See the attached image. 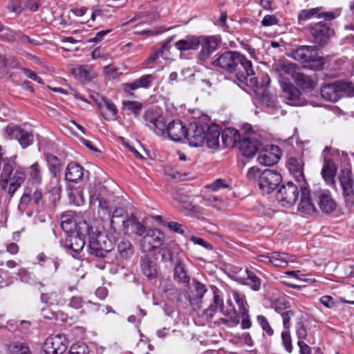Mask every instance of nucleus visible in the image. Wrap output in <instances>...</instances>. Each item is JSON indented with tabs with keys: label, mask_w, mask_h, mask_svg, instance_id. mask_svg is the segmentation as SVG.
Wrapping results in <instances>:
<instances>
[{
	"label": "nucleus",
	"mask_w": 354,
	"mask_h": 354,
	"mask_svg": "<svg viewBox=\"0 0 354 354\" xmlns=\"http://www.w3.org/2000/svg\"><path fill=\"white\" fill-rule=\"evenodd\" d=\"M37 263L41 266H44L46 263L48 265L52 264L53 267L49 268V272L50 273H55L58 268L59 265L58 259L57 258H50L46 257V255L41 252L39 253L37 257Z\"/></svg>",
	"instance_id": "49530a36"
},
{
	"label": "nucleus",
	"mask_w": 354,
	"mask_h": 354,
	"mask_svg": "<svg viewBox=\"0 0 354 354\" xmlns=\"http://www.w3.org/2000/svg\"><path fill=\"white\" fill-rule=\"evenodd\" d=\"M281 308L277 306L276 310L279 313L283 319V326L286 329H288L290 327V319L292 317L295 316L296 312L292 310H288L283 312H281Z\"/></svg>",
	"instance_id": "5fc2aeb1"
},
{
	"label": "nucleus",
	"mask_w": 354,
	"mask_h": 354,
	"mask_svg": "<svg viewBox=\"0 0 354 354\" xmlns=\"http://www.w3.org/2000/svg\"><path fill=\"white\" fill-rule=\"evenodd\" d=\"M203 201L206 204L209 205L218 209H221L224 206L223 201L217 196L214 195H207L204 196Z\"/></svg>",
	"instance_id": "680f3d73"
},
{
	"label": "nucleus",
	"mask_w": 354,
	"mask_h": 354,
	"mask_svg": "<svg viewBox=\"0 0 354 354\" xmlns=\"http://www.w3.org/2000/svg\"><path fill=\"white\" fill-rule=\"evenodd\" d=\"M46 159L49 165L50 171L53 174V176H58L62 169L60 160L51 153H47Z\"/></svg>",
	"instance_id": "a18cd8bd"
},
{
	"label": "nucleus",
	"mask_w": 354,
	"mask_h": 354,
	"mask_svg": "<svg viewBox=\"0 0 354 354\" xmlns=\"http://www.w3.org/2000/svg\"><path fill=\"white\" fill-rule=\"evenodd\" d=\"M165 241L164 234L158 229H149L140 241V249L144 252L155 250Z\"/></svg>",
	"instance_id": "6e6552de"
},
{
	"label": "nucleus",
	"mask_w": 354,
	"mask_h": 354,
	"mask_svg": "<svg viewBox=\"0 0 354 354\" xmlns=\"http://www.w3.org/2000/svg\"><path fill=\"white\" fill-rule=\"evenodd\" d=\"M239 59L237 61V70L236 71L237 79L241 82L249 84L250 86H257L258 81L257 77H254L252 62L241 53L239 55Z\"/></svg>",
	"instance_id": "20e7f679"
},
{
	"label": "nucleus",
	"mask_w": 354,
	"mask_h": 354,
	"mask_svg": "<svg viewBox=\"0 0 354 354\" xmlns=\"http://www.w3.org/2000/svg\"><path fill=\"white\" fill-rule=\"evenodd\" d=\"M130 227L132 229V232L140 236H143L147 232L145 226L133 216H130V221L128 224V228Z\"/></svg>",
	"instance_id": "603ef678"
},
{
	"label": "nucleus",
	"mask_w": 354,
	"mask_h": 354,
	"mask_svg": "<svg viewBox=\"0 0 354 354\" xmlns=\"http://www.w3.org/2000/svg\"><path fill=\"white\" fill-rule=\"evenodd\" d=\"M339 180L342 189V194L346 205L351 207L354 205V180L350 169H345L341 171Z\"/></svg>",
	"instance_id": "9b49d317"
},
{
	"label": "nucleus",
	"mask_w": 354,
	"mask_h": 354,
	"mask_svg": "<svg viewBox=\"0 0 354 354\" xmlns=\"http://www.w3.org/2000/svg\"><path fill=\"white\" fill-rule=\"evenodd\" d=\"M202 46L198 57L201 61L207 60L210 55L216 49L217 41L213 37H201Z\"/></svg>",
	"instance_id": "cd10ccee"
},
{
	"label": "nucleus",
	"mask_w": 354,
	"mask_h": 354,
	"mask_svg": "<svg viewBox=\"0 0 354 354\" xmlns=\"http://www.w3.org/2000/svg\"><path fill=\"white\" fill-rule=\"evenodd\" d=\"M48 189L53 194L59 196L62 192V186L61 184V180L57 176H53L51 178Z\"/></svg>",
	"instance_id": "4d7b16f0"
},
{
	"label": "nucleus",
	"mask_w": 354,
	"mask_h": 354,
	"mask_svg": "<svg viewBox=\"0 0 354 354\" xmlns=\"http://www.w3.org/2000/svg\"><path fill=\"white\" fill-rule=\"evenodd\" d=\"M238 283L248 286L252 290L257 292L261 289V280L252 271L248 269L247 273L243 277H238Z\"/></svg>",
	"instance_id": "c85d7f7f"
},
{
	"label": "nucleus",
	"mask_w": 354,
	"mask_h": 354,
	"mask_svg": "<svg viewBox=\"0 0 354 354\" xmlns=\"http://www.w3.org/2000/svg\"><path fill=\"white\" fill-rule=\"evenodd\" d=\"M68 347V342L63 335H51L44 343V351L46 354H62Z\"/></svg>",
	"instance_id": "ddd939ff"
},
{
	"label": "nucleus",
	"mask_w": 354,
	"mask_h": 354,
	"mask_svg": "<svg viewBox=\"0 0 354 354\" xmlns=\"http://www.w3.org/2000/svg\"><path fill=\"white\" fill-rule=\"evenodd\" d=\"M4 153L0 146V188L7 191L12 197L21 186L26 179V173L23 168L15 169L16 162L12 158H3Z\"/></svg>",
	"instance_id": "f257e3e1"
},
{
	"label": "nucleus",
	"mask_w": 354,
	"mask_h": 354,
	"mask_svg": "<svg viewBox=\"0 0 354 354\" xmlns=\"http://www.w3.org/2000/svg\"><path fill=\"white\" fill-rule=\"evenodd\" d=\"M310 32L313 41L319 46L328 44L330 38L334 34V31L330 28L329 24L322 21L312 24L310 27Z\"/></svg>",
	"instance_id": "1a4fd4ad"
},
{
	"label": "nucleus",
	"mask_w": 354,
	"mask_h": 354,
	"mask_svg": "<svg viewBox=\"0 0 354 354\" xmlns=\"http://www.w3.org/2000/svg\"><path fill=\"white\" fill-rule=\"evenodd\" d=\"M281 97L288 104L292 106H301L300 91L292 84L283 83Z\"/></svg>",
	"instance_id": "5701e85b"
},
{
	"label": "nucleus",
	"mask_w": 354,
	"mask_h": 354,
	"mask_svg": "<svg viewBox=\"0 0 354 354\" xmlns=\"http://www.w3.org/2000/svg\"><path fill=\"white\" fill-rule=\"evenodd\" d=\"M299 194L298 187L292 182H288L279 188L276 198L281 206L289 207L295 204Z\"/></svg>",
	"instance_id": "0eeeda50"
},
{
	"label": "nucleus",
	"mask_w": 354,
	"mask_h": 354,
	"mask_svg": "<svg viewBox=\"0 0 354 354\" xmlns=\"http://www.w3.org/2000/svg\"><path fill=\"white\" fill-rule=\"evenodd\" d=\"M296 335L298 339L297 342L304 343L305 340L310 343L308 338V332L302 322L299 321L295 325Z\"/></svg>",
	"instance_id": "864d4df0"
},
{
	"label": "nucleus",
	"mask_w": 354,
	"mask_h": 354,
	"mask_svg": "<svg viewBox=\"0 0 354 354\" xmlns=\"http://www.w3.org/2000/svg\"><path fill=\"white\" fill-rule=\"evenodd\" d=\"M220 131L217 126L209 127L205 133V141L209 148H217L219 146Z\"/></svg>",
	"instance_id": "58836bf2"
},
{
	"label": "nucleus",
	"mask_w": 354,
	"mask_h": 354,
	"mask_svg": "<svg viewBox=\"0 0 354 354\" xmlns=\"http://www.w3.org/2000/svg\"><path fill=\"white\" fill-rule=\"evenodd\" d=\"M320 8H315L309 10H302L298 15V23L302 25L304 21L310 19L313 17H324L326 19L331 20L335 19V16L333 12H328L320 13Z\"/></svg>",
	"instance_id": "b1692460"
},
{
	"label": "nucleus",
	"mask_w": 354,
	"mask_h": 354,
	"mask_svg": "<svg viewBox=\"0 0 354 354\" xmlns=\"http://www.w3.org/2000/svg\"><path fill=\"white\" fill-rule=\"evenodd\" d=\"M295 83L303 88H309L314 86V82L311 79L304 73L297 71L292 79Z\"/></svg>",
	"instance_id": "09e8293b"
},
{
	"label": "nucleus",
	"mask_w": 354,
	"mask_h": 354,
	"mask_svg": "<svg viewBox=\"0 0 354 354\" xmlns=\"http://www.w3.org/2000/svg\"><path fill=\"white\" fill-rule=\"evenodd\" d=\"M273 70L281 78L290 80L293 79L299 68L292 63L280 62L273 66Z\"/></svg>",
	"instance_id": "bb28decb"
},
{
	"label": "nucleus",
	"mask_w": 354,
	"mask_h": 354,
	"mask_svg": "<svg viewBox=\"0 0 354 354\" xmlns=\"http://www.w3.org/2000/svg\"><path fill=\"white\" fill-rule=\"evenodd\" d=\"M239 52L231 50L217 53L214 56L212 65L215 67L220 68L227 73H235L237 70V61L239 60Z\"/></svg>",
	"instance_id": "423d86ee"
},
{
	"label": "nucleus",
	"mask_w": 354,
	"mask_h": 354,
	"mask_svg": "<svg viewBox=\"0 0 354 354\" xmlns=\"http://www.w3.org/2000/svg\"><path fill=\"white\" fill-rule=\"evenodd\" d=\"M299 186L301 189V200L298 205V211L306 215H313L317 212V209L312 202L310 190L306 185L300 184Z\"/></svg>",
	"instance_id": "a211bd4d"
},
{
	"label": "nucleus",
	"mask_w": 354,
	"mask_h": 354,
	"mask_svg": "<svg viewBox=\"0 0 354 354\" xmlns=\"http://www.w3.org/2000/svg\"><path fill=\"white\" fill-rule=\"evenodd\" d=\"M162 261L164 262H173L174 261V254H176V258L177 257H181V254H184L182 251H180L176 247H169L168 245H165L160 248L159 251Z\"/></svg>",
	"instance_id": "79ce46f5"
},
{
	"label": "nucleus",
	"mask_w": 354,
	"mask_h": 354,
	"mask_svg": "<svg viewBox=\"0 0 354 354\" xmlns=\"http://www.w3.org/2000/svg\"><path fill=\"white\" fill-rule=\"evenodd\" d=\"M292 57L296 61L304 64V67L313 70H320L323 68L324 62L317 55L313 48L308 46H301L292 53Z\"/></svg>",
	"instance_id": "f03ea898"
},
{
	"label": "nucleus",
	"mask_w": 354,
	"mask_h": 354,
	"mask_svg": "<svg viewBox=\"0 0 354 354\" xmlns=\"http://www.w3.org/2000/svg\"><path fill=\"white\" fill-rule=\"evenodd\" d=\"M130 217L129 216L111 217L110 221L111 230L117 234H120L122 232L126 233Z\"/></svg>",
	"instance_id": "c9c22d12"
},
{
	"label": "nucleus",
	"mask_w": 354,
	"mask_h": 354,
	"mask_svg": "<svg viewBox=\"0 0 354 354\" xmlns=\"http://www.w3.org/2000/svg\"><path fill=\"white\" fill-rule=\"evenodd\" d=\"M187 129L180 120H173L167 126V134L169 138L174 142H180L186 138Z\"/></svg>",
	"instance_id": "6ab92c4d"
},
{
	"label": "nucleus",
	"mask_w": 354,
	"mask_h": 354,
	"mask_svg": "<svg viewBox=\"0 0 354 354\" xmlns=\"http://www.w3.org/2000/svg\"><path fill=\"white\" fill-rule=\"evenodd\" d=\"M222 139L226 147H232L236 143L240 144L241 135L234 129H227L222 134Z\"/></svg>",
	"instance_id": "ea45409f"
},
{
	"label": "nucleus",
	"mask_w": 354,
	"mask_h": 354,
	"mask_svg": "<svg viewBox=\"0 0 354 354\" xmlns=\"http://www.w3.org/2000/svg\"><path fill=\"white\" fill-rule=\"evenodd\" d=\"M248 268L243 269V268L239 266H232L230 268V277L234 281L238 283V277H245V274L247 273V270Z\"/></svg>",
	"instance_id": "338daca9"
},
{
	"label": "nucleus",
	"mask_w": 354,
	"mask_h": 354,
	"mask_svg": "<svg viewBox=\"0 0 354 354\" xmlns=\"http://www.w3.org/2000/svg\"><path fill=\"white\" fill-rule=\"evenodd\" d=\"M146 125L153 130L156 134L159 136H166L167 126L161 117L156 118L153 115L151 111H148L144 115Z\"/></svg>",
	"instance_id": "aec40b11"
},
{
	"label": "nucleus",
	"mask_w": 354,
	"mask_h": 354,
	"mask_svg": "<svg viewBox=\"0 0 354 354\" xmlns=\"http://www.w3.org/2000/svg\"><path fill=\"white\" fill-rule=\"evenodd\" d=\"M28 174L30 179L35 184H41L42 182L41 169L38 162H35L28 168Z\"/></svg>",
	"instance_id": "8fccbe9b"
},
{
	"label": "nucleus",
	"mask_w": 354,
	"mask_h": 354,
	"mask_svg": "<svg viewBox=\"0 0 354 354\" xmlns=\"http://www.w3.org/2000/svg\"><path fill=\"white\" fill-rule=\"evenodd\" d=\"M118 252L120 257L125 259H129L134 253V248L129 241L122 240L117 247Z\"/></svg>",
	"instance_id": "c03bdc74"
},
{
	"label": "nucleus",
	"mask_w": 354,
	"mask_h": 354,
	"mask_svg": "<svg viewBox=\"0 0 354 354\" xmlns=\"http://www.w3.org/2000/svg\"><path fill=\"white\" fill-rule=\"evenodd\" d=\"M10 353L11 354H32L29 346L24 342H15Z\"/></svg>",
	"instance_id": "13d9d810"
},
{
	"label": "nucleus",
	"mask_w": 354,
	"mask_h": 354,
	"mask_svg": "<svg viewBox=\"0 0 354 354\" xmlns=\"http://www.w3.org/2000/svg\"><path fill=\"white\" fill-rule=\"evenodd\" d=\"M281 336L282 344H283L285 349L289 353H292L293 347H292V338H291L290 332L288 330L283 331L281 333Z\"/></svg>",
	"instance_id": "0e129e2a"
},
{
	"label": "nucleus",
	"mask_w": 354,
	"mask_h": 354,
	"mask_svg": "<svg viewBox=\"0 0 354 354\" xmlns=\"http://www.w3.org/2000/svg\"><path fill=\"white\" fill-rule=\"evenodd\" d=\"M84 176V168L80 165L71 162L66 169L65 178L66 180L77 183L82 180Z\"/></svg>",
	"instance_id": "2f4dec72"
},
{
	"label": "nucleus",
	"mask_w": 354,
	"mask_h": 354,
	"mask_svg": "<svg viewBox=\"0 0 354 354\" xmlns=\"http://www.w3.org/2000/svg\"><path fill=\"white\" fill-rule=\"evenodd\" d=\"M225 317H221L220 322L228 326L233 327L239 323V317L234 307L223 312Z\"/></svg>",
	"instance_id": "37998d69"
},
{
	"label": "nucleus",
	"mask_w": 354,
	"mask_h": 354,
	"mask_svg": "<svg viewBox=\"0 0 354 354\" xmlns=\"http://www.w3.org/2000/svg\"><path fill=\"white\" fill-rule=\"evenodd\" d=\"M165 45H163L158 51L151 54L142 64L143 67L151 68L153 66V64L158 59L159 55L163 53Z\"/></svg>",
	"instance_id": "e2e57ef3"
},
{
	"label": "nucleus",
	"mask_w": 354,
	"mask_h": 354,
	"mask_svg": "<svg viewBox=\"0 0 354 354\" xmlns=\"http://www.w3.org/2000/svg\"><path fill=\"white\" fill-rule=\"evenodd\" d=\"M261 257L262 261L272 263L277 267L285 268L288 266V254L286 253L274 252Z\"/></svg>",
	"instance_id": "72a5a7b5"
},
{
	"label": "nucleus",
	"mask_w": 354,
	"mask_h": 354,
	"mask_svg": "<svg viewBox=\"0 0 354 354\" xmlns=\"http://www.w3.org/2000/svg\"><path fill=\"white\" fill-rule=\"evenodd\" d=\"M257 321L262 330L269 336H272L274 330L271 327L268 319L263 315H259L257 317Z\"/></svg>",
	"instance_id": "052dcab7"
},
{
	"label": "nucleus",
	"mask_w": 354,
	"mask_h": 354,
	"mask_svg": "<svg viewBox=\"0 0 354 354\" xmlns=\"http://www.w3.org/2000/svg\"><path fill=\"white\" fill-rule=\"evenodd\" d=\"M88 347L84 344H75L71 346L68 354H88Z\"/></svg>",
	"instance_id": "774afa93"
},
{
	"label": "nucleus",
	"mask_w": 354,
	"mask_h": 354,
	"mask_svg": "<svg viewBox=\"0 0 354 354\" xmlns=\"http://www.w3.org/2000/svg\"><path fill=\"white\" fill-rule=\"evenodd\" d=\"M90 204L91 205H97V214L102 220L109 218L111 212L108 206V203L104 197L101 196L100 194L92 193L90 194Z\"/></svg>",
	"instance_id": "a878e982"
},
{
	"label": "nucleus",
	"mask_w": 354,
	"mask_h": 354,
	"mask_svg": "<svg viewBox=\"0 0 354 354\" xmlns=\"http://www.w3.org/2000/svg\"><path fill=\"white\" fill-rule=\"evenodd\" d=\"M208 129L207 124H196L194 127L187 131L186 136L190 146L198 147L203 145L205 141V133Z\"/></svg>",
	"instance_id": "dca6fc26"
},
{
	"label": "nucleus",
	"mask_w": 354,
	"mask_h": 354,
	"mask_svg": "<svg viewBox=\"0 0 354 354\" xmlns=\"http://www.w3.org/2000/svg\"><path fill=\"white\" fill-rule=\"evenodd\" d=\"M232 297L239 307V312L248 310L246 306L248 305L245 296L239 293L236 290H232Z\"/></svg>",
	"instance_id": "6e6d98bb"
},
{
	"label": "nucleus",
	"mask_w": 354,
	"mask_h": 354,
	"mask_svg": "<svg viewBox=\"0 0 354 354\" xmlns=\"http://www.w3.org/2000/svg\"><path fill=\"white\" fill-rule=\"evenodd\" d=\"M321 94L325 100L336 102L343 96L354 95V87L351 83L337 82L324 86Z\"/></svg>",
	"instance_id": "7ed1b4c3"
},
{
	"label": "nucleus",
	"mask_w": 354,
	"mask_h": 354,
	"mask_svg": "<svg viewBox=\"0 0 354 354\" xmlns=\"http://www.w3.org/2000/svg\"><path fill=\"white\" fill-rule=\"evenodd\" d=\"M5 138L19 142L22 148L25 149L33 142L32 132L23 129L18 125H8L4 129Z\"/></svg>",
	"instance_id": "9d476101"
},
{
	"label": "nucleus",
	"mask_w": 354,
	"mask_h": 354,
	"mask_svg": "<svg viewBox=\"0 0 354 354\" xmlns=\"http://www.w3.org/2000/svg\"><path fill=\"white\" fill-rule=\"evenodd\" d=\"M140 268L142 274L149 279H153L157 277V265L149 257L145 256L141 258Z\"/></svg>",
	"instance_id": "473e14b6"
},
{
	"label": "nucleus",
	"mask_w": 354,
	"mask_h": 354,
	"mask_svg": "<svg viewBox=\"0 0 354 354\" xmlns=\"http://www.w3.org/2000/svg\"><path fill=\"white\" fill-rule=\"evenodd\" d=\"M162 290L165 297L173 301L181 302L183 297L185 296L184 292L181 289L176 288L171 283H166Z\"/></svg>",
	"instance_id": "e433bc0d"
},
{
	"label": "nucleus",
	"mask_w": 354,
	"mask_h": 354,
	"mask_svg": "<svg viewBox=\"0 0 354 354\" xmlns=\"http://www.w3.org/2000/svg\"><path fill=\"white\" fill-rule=\"evenodd\" d=\"M174 279L187 286L189 283L190 278L183 263V258L177 257L174 268Z\"/></svg>",
	"instance_id": "f704fd0d"
},
{
	"label": "nucleus",
	"mask_w": 354,
	"mask_h": 354,
	"mask_svg": "<svg viewBox=\"0 0 354 354\" xmlns=\"http://www.w3.org/2000/svg\"><path fill=\"white\" fill-rule=\"evenodd\" d=\"M156 80L154 74H148L142 75L138 79L131 83H126L122 85L123 91L128 94L129 96H133V91L138 88H149L151 87L152 82Z\"/></svg>",
	"instance_id": "f3484780"
},
{
	"label": "nucleus",
	"mask_w": 354,
	"mask_h": 354,
	"mask_svg": "<svg viewBox=\"0 0 354 354\" xmlns=\"http://www.w3.org/2000/svg\"><path fill=\"white\" fill-rule=\"evenodd\" d=\"M337 172L335 164L330 159L325 158L322 169V175L325 180L333 182Z\"/></svg>",
	"instance_id": "a19ab883"
},
{
	"label": "nucleus",
	"mask_w": 354,
	"mask_h": 354,
	"mask_svg": "<svg viewBox=\"0 0 354 354\" xmlns=\"http://www.w3.org/2000/svg\"><path fill=\"white\" fill-rule=\"evenodd\" d=\"M315 195L318 200L319 208L323 212L329 214L335 210L337 204L328 190L317 191Z\"/></svg>",
	"instance_id": "4be33fe9"
},
{
	"label": "nucleus",
	"mask_w": 354,
	"mask_h": 354,
	"mask_svg": "<svg viewBox=\"0 0 354 354\" xmlns=\"http://www.w3.org/2000/svg\"><path fill=\"white\" fill-rule=\"evenodd\" d=\"M76 223L73 212H66L61 216V227L68 235L74 232Z\"/></svg>",
	"instance_id": "4c0bfd02"
},
{
	"label": "nucleus",
	"mask_w": 354,
	"mask_h": 354,
	"mask_svg": "<svg viewBox=\"0 0 354 354\" xmlns=\"http://www.w3.org/2000/svg\"><path fill=\"white\" fill-rule=\"evenodd\" d=\"M212 295V301L209 307L203 312L204 315L207 319L213 317L217 312H223L224 308L223 294L216 286L211 285L209 286Z\"/></svg>",
	"instance_id": "2eb2a0df"
},
{
	"label": "nucleus",
	"mask_w": 354,
	"mask_h": 354,
	"mask_svg": "<svg viewBox=\"0 0 354 354\" xmlns=\"http://www.w3.org/2000/svg\"><path fill=\"white\" fill-rule=\"evenodd\" d=\"M304 163L301 158L290 156L287 160V167L289 171L295 176L299 185H306L304 175Z\"/></svg>",
	"instance_id": "412c9836"
},
{
	"label": "nucleus",
	"mask_w": 354,
	"mask_h": 354,
	"mask_svg": "<svg viewBox=\"0 0 354 354\" xmlns=\"http://www.w3.org/2000/svg\"><path fill=\"white\" fill-rule=\"evenodd\" d=\"M85 243V239L83 236H80L78 234L72 232L67 235L64 242V247L71 252L78 254L84 248Z\"/></svg>",
	"instance_id": "393cba45"
},
{
	"label": "nucleus",
	"mask_w": 354,
	"mask_h": 354,
	"mask_svg": "<svg viewBox=\"0 0 354 354\" xmlns=\"http://www.w3.org/2000/svg\"><path fill=\"white\" fill-rule=\"evenodd\" d=\"M122 108L124 111H129L138 117L143 108L142 104L138 101L126 100L122 102Z\"/></svg>",
	"instance_id": "de8ad7c7"
},
{
	"label": "nucleus",
	"mask_w": 354,
	"mask_h": 354,
	"mask_svg": "<svg viewBox=\"0 0 354 354\" xmlns=\"http://www.w3.org/2000/svg\"><path fill=\"white\" fill-rule=\"evenodd\" d=\"M259 162L266 166L273 165L278 162L277 156H272L268 152L260 153L258 157Z\"/></svg>",
	"instance_id": "bf43d9fd"
},
{
	"label": "nucleus",
	"mask_w": 354,
	"mask_h": 354,
	"mask_svg": "<svg viewBox=\"0 0 354 354\" xmlns=\"http://www.w3.org/2000/svg\"><path fill=\"white\" fill-rule=\"evenodd\" d=\"M113 248L112 241L105 234L99 233L95 237H91L88 245V253L97 257H106Z\"/></svg>",
	"instance_id": "39448f33"
},
{
	"label": "nucleus",
	"mask_w": 354,
	"mask_h": 354,
	"mask_svg": "<svg viewBox=\"0 0 354 354\" xmlns=\"http://www.w3.org/2000/svg\"><path fill=\"white\" fill-rule=\"evenodd\" d=\"M260 147L259 135L257 133H250L248 136L241 139L239 147L243 156L251 158L259 150Z\"/></svg>",
	"instance_id": "4468645a"
},
{
	"label": "nucleus",
	"mask_w": 354,
	"mask_h": 354,
	"mask_svg": "<svg viewBox=\"0 0 354 354\" xmlns=\"http://www.w3.org/2000/svg\"><path fill=\"white\" fill-rule=\"evenodd\" d=\"M41 299L43 302L49 305H57L59 303L58 295L56 292L44 293L41 295Z\"/></svg>",
	"instance_id": "69168bd1"
},
{
	"label": "nucleus",
	"mask_w": 354,
	"mask_h": 354,
	"mask_svg": "<svg viewBox=\"0 0 354 354\" xmlns=\"http://www.w3.org/2000/svg\"><path fill=\"white\" fill-rule=\"evenodd\" d=\"M100 111L106 120H113L116 118L118 109L114 103L106 97H102L97 104Z\"/></svg>",
	"instance_id": "c756f323"
},
{
	"label": "nucleus",
	"mask_w": 354,
	"mask_h": 354,
	"mask_svg": "<svg viewBox=\"0 0 354 354\" xmlns=\"http://www.w3.org/2000/svg\"><path fill=\"white\" fill-rule=\"evenodd\" d=\"M281 181V176L273 169H265L259 176V187L263 194L271 193Z\"/></svg>",
	"instance_id": "f8f14e48"
},
{
	"label": "nucleus",
	"mask_w": 354,
	"mask_h": 354,
	"mask_svg": "<svg viewBox=\"0 0 354 354\" xmlns=\"http://www.w3.org/2000/svg\"><path fill=\"white\" fill-rule=\"evenodd\" d=\"M74 230L75 234H78V236L85 239L86 236H91L93 229L85 221H82L76 223Z\"/></svg>",
	"instance_id": "3c124183"
},
{
	"label": "nucleus",
	"mask_w": 354,
	"mask_h": 354,
	"mask_svg": "<svg viewBox=\"0 0 354 354\" xmlns=\"http://www.w3.org/2000/svg\"><path fill=\"white\" fill-rule=\"evenodd\" d=\"M201 44V37L189 35L175 43L176 48L180 51L196 50Z\"/></svg>",
	"instance_id": "7c9ffc66"
}]
</instances>
